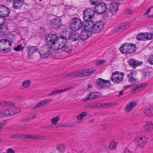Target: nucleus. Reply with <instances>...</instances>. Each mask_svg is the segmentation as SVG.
Wrapping results in <instances>:
<instances>
[{
	"instance_id": "f3484780",
	"label": "nucleus",
	"mask_w": 153,
	"mask_h": 153,
	"mask_svg": "<svg viewBox=\"0 0 153 153\" xmlns=\"http://www.w3.org/2000/svg\"><path fill=\"white\" fill-rule=\"evenodd\" d=\"M144 113L148 117L153 116V105H149L146 107L144 110Z\"/></svg>"
},
{
	"instance_id": "cd10ccee",
	"label": "nucleus",
	"mask_w": 153,
	"mask_h": 153,
	"mask_svg": "<svg viewBox=\"0 0 153 153\" xmlns=\"http://www.w3.org/2000/svg\"><path fill=\"white\" fill-rule=\"evenodd\" d=\"M137 103L135 102H131L129 104H127L125 109L126 112H129L130 111L137 105Z\"/></svg>"
},
{
	"instance_id": "f8f14e48",
	"label": "nucleus",
	"mask_w": 153,
	"mask_h": 153,
	"mask_svg": "<svg viewBox=\"0 0 153 153\" xmlns=\"http://www.w3.org/2000/svg\"><path fill=\"white\" fill-rule=\"evenodd\" d=\"M26 49L28 51L27 58L29 59L33 58L34 53L38 51V49L36 46L29 45L26 47Z\"/></svg>"
},
{
	"instance_id": "774afa93",
	"label": "nucleus",
	"mask_w": 153,
	"mask_h": 153,
	"mask_svg": "<svg viewBox=\"0 0 153 153\" xmlns=\"http://www.w3.org/2000/svg\"><path fill=\"white\" fill-rule=\"evenodd\" d=\"M94 119H91L89 121L91 123L94 122Z\"/></svg>"
},
{
	"instance_id": "1a4fd4ad",
	"label": "nucleus",
	"mask_w": 153,
	"mask_h": 153,
	"mask_svg": "<svg viewBox=\"0 0 153 153\" xmlns=\"http://www.w3.org/2000/svg\"><path fill=\"white\" fill-rule=\"evenodd\" d=\"M95 11L91 8L87 9L85 10L83 13V19L84 22H88L90 19L94 17Z\"/></svg>"
},
{
	"instance_id": "680f3d73",
	"label": "nucleus",
	"mask_w": 153,
	"mask_h": 153,
	"mask_svg": "<svg viewBox=\"0 0 153 153\" xmlns=\"http://www.w3.org/2000/svg\"><path fill=\"white\" fill-rule=\"evenodd\" d=\"M115 3L118 4L119 3H121L123 2V0H113Z\"/></svg>"
},
{
	"instance_id": "f257e3e1",
	"label": "nucleus",
	"mask_w": 153,
	"mask_h": 153,
	"mask_svg": "<svg viewBox=\"0 0 153 153\" xmlns=\"http://www.w3.org/2000/svg\"><path fill=\"white\" fill-rule=\"evenodd\" d=\"M103 25L104 23L101 21L94 23L91 20H90L88 22H87L86 25L84 26L83 28L85 31L96 33L100 32L102 30Z\"/></svg>"
},
{
	"instance_id": "ea45409f",
	"label": "nucleus",
	"mask_w": 153,
	"mask_h": 153,
	"mask_svg": "<svg viewBox=\"0 0 153 153\" xmlns=\"http://www.w3.org/2000/svg\"><path fill=\"white\" fill-rule=\"evenodd\" d=\"M102 88H107L110 87L111 84L109 80H105V82H103Z\"/></svg>"
},
{
	"instance_id": "58836bf2",
	"label": "nucleus",
	"mask_w": 153,
	"mask_h": 153,
	"mask_svg": "<svg viewBox=\"0 0 153 153\" xmlns=\"http://www.w3.org/2000/svg\"><path fill=\"white\" fill-rule=\"evenodd\" d=\"M24 47L22 46V45H17L13 47V49L16 51H19L22 50Z\"/></svg>"
},
{
	"instance_id": "412c9836",
	"label": "nucleus",
	"mask_w": 153,
	"mask_h": 153,
	"mask_svg": "<svg viewBox=\"0 0 153 153\" xmlns=\"http://www.w3.org/2000/svg\"><path fill=\"white\" fill-rule=\"evenodd\" d=\"M53 28L57 29L61 25L60 19L58 17L54 18L52 21L51 24Z\"/></svg>"
},
{
	"instance_id": "6ab92c4d",
	"label": "nucleus",
	"mask_w": 153,
	"mask_h": 153,
	"mask_svg": "<svg viewBox=\"0 0 153 153\" xmlns=\"http://www.w3.org/2000/svg\"><path fill=\"white\" fill-rule=\"evenodd\" d=\"M153 129V125L151 122H148L143 128V131L148 133Z\"/></svg>"
},
{
	"instance_id": "a18cd8bd",
	"label": "nucleus",
	"mask_w": 153,
	"mask_h": 153,
	"mask_svg": "<svg viewBox=\"0 0 153 153\" xmlns=\"http://www.w3.org/2000/svg\"><path fill=\"white\" fill-rule=\"evenodd\" d=\"M14 110V108H13V107L8 108L9 112V113L10 116L15 115Z\"/></svg>"
},
{
	"instance_id": "ddd939ff",
	"label": "nucleus",
	"mask_w": 153,
	"mask_h": 153,
	"mask_svg": "<svg viewBox=\"0 0 153 153\" xmlns=\"http://www.w3.org/2000/svg\"><path fill=\"white\" fill-rule=\"evenodd\" d=\"M137 73L135 71H132L127 74L128 81L131 83V85L135 84L138 82V80L136 77Z\"/></svg>"
},
{
	"instance_id": "9b49d317",
	"label": "nucleus",
	"mask_w": 153,
	"mask_h": 153,
	"mask_svg": "<svg viewBox=\"0 0 153 153\" xmlns=\"http://www.w3.org/2000/svg\"><path fill=\"white\" fill-rule=\"evenodd\" d=\"M147 140V138L145 137H138L135 139L134 143L137 147H142L145 146Z\"/></svg>"
},
{
	"instance_id": "6e6552de",
	"label": "nucleus",
	"mask_w": 153,
	"mask_h": 153,
	"mask_svg": "<svg viewBox=\"0 0 153 153\" xmlns=\"http://www.w3.org/2000/svg\"><path fill=\"white\" fill-rule=\"evenodd\" d=\"M94 5L95 7L94 11L96 13L99 14L103 13H107V10L108 7L105 3L100 2Z\"/></svg>"
},
{
	"instance_id": "69168bd1",
	"label": "nucleus",
	"mask_w": 153,
	"mask_h": 153,
	"mask_svg": "<svg viewBox=\"0 0 153 153\" xmlns=\"http://www.w3.org/2000/svg\"><path fill=\"white\" fill-rule=\"evenodd\" d=\"M37 114H34L32 115V118L33 119H34L36 118L37 116Z\"/></svg>"
},
{
	"instance_id": "dca6fc26",
	"label": "nucleus",
	"mask_w": 153,
	"mask_h": 153,
	"mask_svg": "<svg viewBox=\"0 0 153 153\" xmlns=\"http://www.w3.org/2000/svg\"><path fill=\"white\" fill-rule=\"evenodd\" d=\"M119 4L114 3L110 5L108 9L112 14H116L118 10Z\"/></svg>"
},
{
	"instance_id": "37998d69",
	"label": "nucleus",
	"mask_w": 153,
	"mask_h": 153,
	"mask_svg": "<svg viewBox=\"0 0 153 153\" xmlns=\"http://www.w3.org/2000/svg\"><path fill=\"white\" fill-rule=\"evenodd\" d=\"M30 84V82L29 80H27L24 82L22 84V85L25 88L29 86Z\"/></svg>"
},
{
	"instance_id": "c9c22d12",
	"label": "nucleus",
	"mask_w": 153,
	"mask_h": 153,
	"mask_svg": "<svg viewBox=\"0 0 153 153\" xmlns=\"http://www.w3.org/2000/svg\"><path fill=\"white\" fill-rule=\"evenodd\" d=\"M65 146L64 144H60L56 146L57 149L59 152H62L65 150Z\"/></svg>"
},
{
	"instance_id": "20e7f679",
	"label": "nucleus",
	"mask_w": 153,
	"mask_h": 153,
	"mask_svg": "<svg viewBox=\"0 0 153 153\" xmlns=\"http://www.w3.org/2000/svg\"><path fill=\"white\" fill-rule=\"evenodd\" d=\"M94 71L91 69L77 71L71 73L69 74V76L71 78L87 76L91 75Z\"/></svg>"
},
{
	"instance_id": "13d9d810",
	"label": "nucleus",
	"mask_w": 153,
	"mask_h": 153,
	"mask_svg": "<svg viewBox=\"0 0 153 153\" xmlns=\"http://www.w3.org/2000/svg\"><path fill=\"white\" fill-rule=\"evenodd\" d=\"M74 124L70 125L69 124H67L65 125H62L61 126L63 127H71L74 126Z\"/></svg>"
},
{
	"instance_id": "0eeeda50",
	"label": "nucleus",
	"mask_w": 153,
	"mask_h": 153,
	"mask_svg": "<svg viewBox=\"0 0 153 153\" xmlns=\"http://www.w3.org/2000/svg\"><path fill=\"white\" fill-rule=\"evenodd\" d=\"M11 46V43L8 39H1L0 40V51L1 52H7L10 51L11 48L7 47Z\"/></svg>"
},
{
	"instance_id": "9d476101",
	"label": "nucleus",
	"mask_w": 153,
	"mask_h": 153,
	"mask_svg": "<svg viewBox=\"0 0 153 153\" xmlns=\"http://www.w3.org/2000/svg\"><path fill=\"white\" fill-rule=\"evenodd\" d=\"M124 75L123 73L119 74L118 71H117L112 74L111 80L115 83H119L123 81Z\"/></svg>"
},
{
	"instance_id": "052dcab7",
	"label": "nucleus",
	"mask_w": 153,
	"mask_h": 153,
	"mask_svg": "<svg viewBox=\"0 0 153 153\" xmlns=\"http://www.w3.org/2000/svg\"><path fill=\"white\" fill-rule=\"evenodd\" d=\"M124 153H132V152L127 148H126L125 150Z\"/></svg>"
},
{
	"instance_id": "5701e85b",
	"label": "nucleus",
	"mask_w": 153,
	"mask_h": 153,
	"mask_svg": "<svg viewBox=\"0 0 153 153\" xmlns=\"http://www.w3.org/2000/svg\"><path fill=\"white\" fill-rule=\"evenodd\" d=\"M100 96L99 93L96 92H93L90 93L88 97L86 99L83 100V101H86L88 100L94 99Z\"/></svg>"
},
{
	"instance_id": "3c124183",
	"label": "nucleus",
	"mask_w": 153,
	"mask_h": 153,
	"mask_svg": "<svg viewBox=\"0 0 153 153\" xmlns=\"http://www.w3.org/2000/svg\"><path fill=\"white\" fill-rule=\"evenodd\" d=\"M148 62L151 65H153V55H152L148 59Z\"/></svg>"
},
{
	"instance_id": "a878e982",
	"label": "nucleus",
	"mask_w": 153,
	"mask_h": 153,
	"mask_svg": "<svg viewBox=\"0 0 153 153\" xmlns=\"http://www.w3.org/2000/svg\"><path fill=\"white\" fill-rule=\"evenodd\" d=\"M81 32L79 35L80 39L82 41H85L86 40L91 36V35H89L88 32H86L85 31Z\"/></svg>"
},
{
	"instance_id": "aec40b11",
	"label": "nucleus",
	"mask_w": 153,
	"mask_h": 153,
	"mask_svg": "<svg viewBox=\"0 0 153 153\" xmlns=\"http://www.w3.org/2000/svg\"><path fill=\"white\" fill-rule=\"evenodd\" d=\"M52 101L53 100L51 99H48L42 100L37 103L34 106V108L36 109L39 108L45 105L50 103L52 102Z\"/></svg>"
},
{
	"instance_id": "7c9ffc66",
	"label": "nucleus",
	"mask_w": 153,
	"mask_h": 153,
	"mask_svg": "<svg viewBox=\"0 0 153 153\" xmlns=\"http://www.w3.org/2000/svg\"><path fill=\"white\" fill-rule=\"evenodd\" d=\"M144 41L151 40L153 39V33L151 32H146L144 33Z\"/></svg>"
},
{
	"instance_id": "338daca9",
	"label": "nucleus",
	"mask_w": 153,
	"mask_h": 153,
	"mask_svg": "<svg viewBox=\"0 0 153 153\" xmlns=\"http://www.w3.org/2000/svg\"><path fill=\"white\" fill-rule=\"evenodd\" d=\"M125 91V90H123L119 92V96L122 95L123 94V92Z\"/></svg>"
},
{
	"instance_id": "4c0bfd02",
	"label": "nucleus",
	"mask_w": 153,
	"mask_h": 153,
	"mask_svg": "<svg viewBox=\"0 0 153 153\" xmlns=\"http://www.w3.org/2000/svg\"><path fill=\"white\" fill-rule=\"evenodd\" d=\"M0 105L2 106H9L14 105V104L10 102L6 101H1L0 102Z\"/></svg>"
},
{
	"instance_id": "f704fd0d",
	"label": "nucleus",
	"mask_w": 153,
	"mask_h": 153,
	"mask_svg": "<svg viewBox=\"0 0 153 153\" xmlns=\"http://www.w3.org/2000/svg\"><path fill=\"white\" fill-rule=\"evenodd\" d=\"M0 116L2 117L10 116L8 109L1 111L0 112Z\"/></svg>"
},
{
	"instance_id": "c03bdc74",
	"label": "nucleus",
	"mask_w": 153,
	"mask_h": 153,
	"mask_svg": "<svg viewBox=\"0 0 153 153\" xmlns=\"http://www.w3.org/2000/svg\"><path fill=\"white\" fill-rule=\"evenodd\" d=\"M143 86L142 85H137L136 86H135L134 87H133L132 88V90L133 92H134L135 91H139V90L138 89L139 88H142Z\"/></svg>"
},
{
	"instance_id": "0e129e2a",
	"label": "nucleus",
	"mask_w": 153,
	"mask_h": 153,
	"mask_svg": "<svg viewBox=\"0 0 153 153\" xmlns=\"http://www.w3.org/2000/svg\"><path fill=\"white\" fill-rule=\"evenodd\" d=\"M132 13V11L130 10H128L126 12V13L128 14H131Z\"/></svg>"
},
{
	"instance_id": "bb28decb",
	"label": "nucleus",
	"mask_w": 153,
	"mask_h": 153,
	"mask_svg": "<svg viewBox=\"0 0 153 153\" xmlns=\"http://www.w3.org/2000/svg\"><path fill=\"white\" fill-rule=\"evenodd\" d=\"M74 87V86H70L68 88H65L64 89H60L58 90H56L54 91H53L52 92L49 94H48L49 96H52L53 95H55L56 94H57L58 93H60L61 92H62L68 90H69L71 88H73Z\"/></svg>"
},
{
	"instance_id": "864d4df0",
	"label": "nucleus",
	"mask_w": 153,
	"mask_h": 153,
	"mask_svg": "<svg viewBox=\"0 0 153 153\" xmlns=\"http://www.w3.org/2000/svg\"><path fill=\"white\" fill-rule=\"evenodd\" d=\"M7 153H15L14 150L12 148H9L7 150Z\"/></svg>"
},
{
	"instance_id": "473e14b6",
	"label": "nucleus",
	"mask_w": 153,
	"mask_h": 153,
	"mask_svg": "<svg viewBox=\"0 0 153 153\" xmlns=\"http://www.w3.org/2000/svg\"><path fill=\"white\" fill-rule=\"evenodd\" d=\"M117 143V142L114 141H111L109 146L110 149L112 150H115L116 149V147Z\"/></svg>"
},
{
	"instance_id": "c756f323",
	"label": "nucleus",
	"mask_w": 153,
	"mask_h": 153,
	"mask_svg": "<svg viewBox=\"0 0 153 153\" xmlns=\"http://www.w3.org/2000/svg\"><path fill=\"white\" fill-rule=\"evenodd\" d=\"M129 25V23H124L119 25L118 26V28L120 31H122L128 28Z\"/></svg>"
},
{
	"instance_id": "e433bc0d",
	"label": "nucleus",
	"mask_w": 153,
	"mask_h": 153,
	"mask_svg": "<svg viewBox=\"0 0 153 153\" xmlns=\"http://www.w3.org/2000/svg\"><path fill=\"white\" fill-rule=\"evenodd\" d=\"M60 117L59 116L55 117L51 119V123L54 125H56L57 124L58 121L60 120Z\"/></svg>"
},
{
	"instance_id": "6e6d98bb",
	"label": "nucleus",
	"mask_w": 153,
	"mask_h": 153,
	"mask_svg": "<svg viewBox=\"0 0 153 153\" xmlns=\"http://www.w3.org/2000/svg\"><path fill=\"white\" fill-rule=\"evenodd\" d=\"M22 98V97L21 96H18L16 98V100L18 101L21 102L23 100Z\"/></svg>"
},
{
	"instance_id": "de8ad7c7",
	"label": "nucleus",
	"mask_w": 153,
	"mask_h": 153,
	"mask_svg": "<svg viewBox=\"0 0 153 153\" xmlns=\"http://www.w3.org/2000/svg\"><path fill=\"white\" fill-rule=\"evenodd\" d=\"M13 108H14V112L15 114H16L21 112V110L20 108L19 107H13Z\"/></svg>"
},
{
	"instance_id": "393cba45",
	"label": "nucleus",
	"mask_w": 153,
	"mask_h": 153,
	"mask_svg": "<svg viewBox=\"0 0 153 153\" xmlns=\"http://www.w3.org/2000/svg\"><path fill=\"white\" fill-rule=\"evenodd\" d=\"M26 137L27 139H31L36 140H42L45 138V137L44 136L36 134L27 135Z\"/></svg>"
},
{
	"instance_id": "e2e57ef3",
	"label": "nucleus",
	"mask_w": 153,
	"mask_h": 153,
	"mask_svg": "<svg viewBox=\"0 0 153 153\" xmlns=\"http://www.w3.org/2000/svg\"><path fill=\"white\" fill-rule=\"evenodd\" d=\"M151 9V8L148 9L144 13V15H146L148 14L149 13Z\"/></svg>"
},
{
	"instance_id": "423d86ee",
	"label": "nucleus",
	"mask_w": 153,
	"mask_h": 153,
	"mask_svg": "<svg viewBox=\"0 0 153 153\" xmlns=\"http://www.w3.org/2000/svg\"><path fill=\"white\" fill-rule=\"evenodd\" d=\"M67 39L65 36H61L59 37L55 44H54L53 48L56 50L61 49L65 45L67 44Z\"/></svg>"
},
{
	"instance_id": "a19ab883",
	"label": "nucleus",
	"mask_w": 153,
	"mask_h": 153,
	"mask_svg": "<svg viewBox=\"0 0 153 153\" xmlns=\"http://www.w3.org/2000/svg\"><path fill=\"white\" fill-rule=\"evenodd\" d=\"M144 33H139L137 36L136 39L138 41H144Z\"/></svg>"
},
{
	"instance_id": "39448f33",
	"label": "nucleus",
	"mask_w": 153,
	"mask_h": 153,
	"mask_svg": "<svg viewBox=\"0 0 153 153\" xmlns=\"http://www.w3.org/2000/svg\"><path fill=\"white\" fill-rule=\"evenodd\" d=\"M52 49L50 44H45L42 46L39 49V53L42 59L48 57Z\"/></svg>"
},
{
	"instance_id": "b1692460",
	"label": "nucleus",
	"mask_w": 153,
	"mask_h": 153,
	"mask_svg": "<svg viewBox=\"0 0 153 153\" xmlns=\"http://www.w3.org/2000/svg\"><path fill=\"white\" fill-rule=\"evenodd\" d=\"M2 20V22L0 23V33H5L7 31L8 26L4 24L5 21Z\"/></svg>"
},
{
	"instance_id": "2f4dec72",
	"label": "nucleus",
	"mask_w": 153,
	"mask_h": 153,
	"mask_svg": "<svg viewBox=\"0 0 153 153\" xmlns=\"http://www.w3.org/2000/svg\"><path fill=\"white\" fill-rule=\"evenodd\" d=\"M104 82H105L104 79L101 78L98 79L96 82L97 87L100 88H102Z\"/></svg>"
},
{
	"instance_id": "4be33fe9",
	"label": "nucleus",
	"mask_w": 153,
	"mask_h": 153,
	"mask_svg": "<svg viewBox=\"0 0 153 153\" xmlns=\"http://www.w3.org/2000/svg\"><path fill=\"white\" fill-rule=\"evenodd\" d=\"M12 7L15 9H19L23 4L24 0H14Z\"/></svg>"
},
{
	"instance_id": "5fc2aeb1",
	"label": "nucleus",
	"mask_w": 153,
	"mask_h": 153,
	"mask_svg": "<svg viewBox=\"0 0 153 153\" xmlns=\"http://www.w3.org/2000/svg\"><path fill=\"white\" fill-rule=\"evenodd\" d=\"M105 61L104 60H99L97 61V64L98 65H100L103 64Z\"/></svg>"
},
{
	"instance_id": "09e8293b",
	"label": "nucleus",
	"mask_w": 153,
	"mask_h": 153,
	"mask_svg": "<svg viewBox=\"0 0 153 153\" xmlns=\"http://www.w3.org/2000/svg\"><path fill=\"white\" fill-rule=\"evenodd\" d=\"M7 123V121L6 120H4L1 122H0V130L1 129L2 127L5 126Z\"/></svg>"
},
{
	"instance_id": "f03ea898",
	"label": "nucleus",
	"mask_w": 153,
	"mask_h": 153,
	"mask_svg": "<svg viewBox=\"0 0 153 153\" xmlns=\"http://www.w3.org/2000/svg\"><path fill=\"white\" fill-rule=\"evenodd\" d=\"M86 24L87 22L86 23L85 22H82L80 19L75 18L72 19L70 27L72 30L75 31L78 30L81 28L84 30L83 27Z\"/></svg>"
},
{
	"instance_id": "c85d7f7f",
	"label": "nucleus",
	"mask_w": 153,
	"mask_h": 153,
	"mask_svg": "<svg viewBox=\"0 0 153 153\" xmlns=\"http://www.w3.org/2000/svg\"><path fill=\"white\" fill-rule=\"evenodd\" d=\"M73 50V47L71 45H68L67 43L61 50L62 51H64L67 53H69Z\"/></svg>"
},
{
	"instance_id": "bf43d9fd",
	"label": "nucleus",
	"mask_w": 153,
	"mask_h": 153,
	"mask_svg": "<svg viewBox=\"0 0 153 153\" xmlns=\"http://www.w3.org/2000/svg\"><path fill=\"white\" fill-rule=\"evenodd\" d=\"M151 75V73L148 71L144 72V76H149Z\"/></svg>"
},
{
	"instance_id": "4d7b16f0",
	"label": "nucleus",
	"mask_w": 153,
	"mask_h": 153,
	"mask_svg": "<svg viewBox=\"0 0 153 153\" xmlns=\"http://www.w3.org/2000/svg\"><path fill=\"white\" fill-rule=\"evenodd\" d=\"M99 0H91L92 4L93 5H95L97 3H98V1Z\"/></svg>"
},
{
	"instance_id": "8fccbe9b",
	"label": "nucleus",
	"mask_w": 153,
	"mask_h": 153,
	"mask_svg": "<svg viewBox=\"0 0 153 153\" xmlns=\"http://www.w3.org/2000/svg\"><path fill=\"white\" fill-rule=\"evenodd\" d=\"M27 134H18V139H24L26 137Z\"/></svg>"
},
{
	"instance_id": "2eb2a0df",
	"label": "nucleus",
	"mask_w": 153,
	"mask_h": 153,
	"mask_svg": "<svg viewBox=\"0 0 153 153\" xmlns=\"http://www.w3.org/2000/svg\"><path fill=\"white\" fill-rule=\"evenodd\" d=\"M128 63L133 68H135L137 67L142 65L143 64L142 62L135 60L133 59H130L128 61Z\"/></svg>"
},
{
	"instance_id": "79ce46f5",
	"label": "nucleus",
	"mask_w": 153,
	"mask_h": 153,
	"mask_svg": "<svg viewBox=\"0 0 153 153\" xmlns=\"http://www.w3.org/2000/svg\"><path fill=\"white\" fill-rule=\"evenodd\" d=\"M102 103H97L90 105L89 106L90 108H102Z\"/></svg>"
},
{
	"instance_id": "603ef678",
	"label": "nucleus",
	"mask_w": 153,
	"mask_h": 153,
	"mask_svg": "<svg viewBox=\"0 0 153 153\" xmlns=\"http://www.w3.org/2000/svg\"><path fill=\"white\" fill-rule=\"evenodd\" d=\"M10 137L11 138L18 139V134H13L10 135Z\"/></svg>"
},
{
	"instance_id": "a211bd4d",
	"label": "nucleus",
	"mask_w": 153,
	"mask_h": 153,
	"mask_svg": "<svg viewBox=\"0 0 153 153\" xmlns=\"http://www.w3.org/2000/svg\"><path fill=\"white\" fill-rule=\"evenodd\" d=\"M69 39L71 41L77 40L79 38V35L76 31L70 32L69 36Z\"/></svg>"
},
{
	"instance_id": "72a5a7b5",
	"label": "nucleus",
	"mask_w": 153,
	"mask_h": 153,
	"mask_svg": "<svg viewBox=\"0 0 153 153\" xmlns=\"http://www.w3.org/2000/svg\"><path fill=\"white\" fill-rule=\"evenodd\" d=\"M87 115V113L86 112H83L76 117V119L79 120H81L84 117Z\"/></svg>"
},
{
	"instance_id": "7ed1b4c3",
	"label": "nucleus",
	"mask_w": 153,
	"mask_h": 153,
	"mask_svg": "<svg viewBox=\"0 0 153 153\" xmlns=\"http://www.w3.org/2000/svg\"><path fill=\"white\" fill-rule=\"evenodd\" d=\"M136 45L132 43H125L121 46L119 49L123 53L129 54L134 53L136 49Z\"/></svg>"
},
{
	"instance_id": "4468645a",
	"label": "nucleus",
	"mask_w": 153,
	"mask_h": 153,
	"mask_svg": "<svg viewBox=\"0 0 153 153\" xmlns=\"http://www.w3.org/2000/svg\"><path fill=\"white\" fill-rule=\"evenodd\" d=\"M59 37H57L56 35L54 34H51L48 35L47 37L46 40L47 42L50 44L51 46H54V44L56 43V41Z\"/></svg>"
},
{
	"instance_id": "49530a36",
	"label": "nucleus",
	"mask_w": 153,
	"mask_h": 153,
	"mask_svg": "<svg viewBox=\"0 0 153 153\" xmlns=\"http://www.w3.org/2000/svg\"><path fill=\"white\" fill-rule=\"evenodd\" d=\"M102 108H107L112 106V104L110 102H106L102 103Z\"/></svg>"
}]
</instances>
